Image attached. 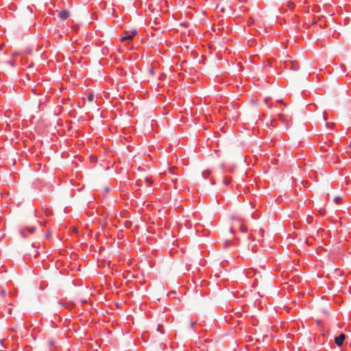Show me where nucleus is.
<instances>
[{
	"label": "nucleus",
	"instance_id": "1",
	"mask_svg": "<svg viewBox=\"0 0 351 351\" xmlns=\"http://www.w3.org/2000/svg\"><path fill=\"white\" fill-rule=\"evenodd\" d=\"M230 177H218V179L216 180H210V182L212 184H223V186H227L231 182Z\"/></svg>",
	"mask_w": 351,
	"mask_h": 351
},
{
	"label": "nucleus",
	"instance_id": "2",
	"mask_svg": "<svg viewBox=\"0 0 351 351\" xmlns=\"http://www.w3.org/2000/svg\"><path fill=\"white\" fill-rule=\"evenodd\" d=\"M125 34V36L121 38V41L123 42L132 40L137 34V31L134 29L132 32H126Z\"/></svg>",
	"mask_w": 351,
	"mask_h": 351
},
{
	"label": "nucleus",
	"instance_id": "3",
	"mask_svg": "<svg viewBox=\"0 0 351 351\" xmlns=\"http://www.w3.org/2000/svg\"><path fill=\"white\" fill-rule=\"evenodd\" d=\"M271 182L274 185H280L281 184H291L290 181H289V182L283 181V179L282 177H276L275 179H274V178H272Z\"/></svg>",
	"mask_w": 351,
	"mask_h": 351
},
{
	"label": "nucleus",
	"instance_id": "4",
	"mask_svg": "<svg viewBox=\"0 0 351 351\" xmlns=\"http://www.w3.org/2000/svg\"><path fill=\"white\" fill-rule=\"evenodd\" d=\"M346 339V336L343 334H341L339 336L335 338V342L338 346H341L343 344V341Z\"/></svg>",
	"mask_w": 351,
	"mask_h": 351
},
{
	"label": "nucleus",
	"instance_id": "5",
	"mask_svg": "<svg viewBox=\"0 0 351 351\" xmlns=\"http://www.w3.org/2000/svg\"><path fill=\"white\" fill-rule=\"evenodd\" d=\"M58 16L60 19L66 20L69 16V12L66 10H63L58 13Z\"/></svg>",
	"mask_w": 351,
	"mask_h": 351
},
{
	"label": "nucleus",
	"instance_id": "6",
	"mask_svg": "<svg viewBox=\"0 0 351 351\" xmlns=\"http://www.w3.org/2000/svg\"><path fill=\"white\" fill-rule=\"evenodd\" d=\"M286 66L287 68H289L294 71H297L299 69L298 64L295 62H290L289 64H287Z\"/></svg>",
	"mask_w": 351,
	"mask_h": 351
},
{
	"label": "nucleus",
	"instance_id": "7",
	"mask_svg": "<svg viewBox=\"0 0 351 351\" xmlns=\"http://www.w3.org/2000/svg\"><path fill=\"white\" fill-rule=\"evenodd\" d=\"M94 97H95V95H94V93H88V95H87V99H88L90 102L93 101V100H94Z\"/></svg>",
	"mask_w": 351,
	"mask_h": 351
},
{
	"label": "nucleus",
	"instance_id": "8",
	"mask_svg": "<svg viewBox=\"0 0 351 351\" xmlns=\"http://www.w3.org/2000/svg\"><path fill=\"white\" fill-rule=\"evenodd\" d=\"M157 330L161 332L162 334L164 333V329L162 325H158Z\"/></svg>",
	"mask_w": 351,
	"mask_h": 351
},
{
	"label": "nucleus",
	"instance_id": "9",
	"mask_svg": "<svg viewBox=\"0 0 351 351\" xmlns=\"http://www.w3.org/2000/svg\"><path fill=\"white\" fill-rule=\"evenodd\" d=\"M144 182H145V183H148V184H150V183H152V182H153V181H152L150 178H149L148 177H145V179H144Z\"/></svg>",
	"mask_w": 351,
	"mask_h": 351
},
{
	"label": "nucleus",
	"instance_id": "10",
	"mask_svg": "<svg viewBox=\"0 0 351 351\" xmlns=\"http://www.w3.org/2000/svg\"><path fill=\"white\" fill-rule=\"evenodd\" d=\"M240 230L242 232H246L247 229L245 226H240Z\"/></svg>",
	"mask_w": 351,
	"mask_h": 351
},
{
	"label": "nucleus",
	"instance_id": "11",
	"mask_svg": "<svg viewBox=\"0 0 351 351\" xmlns=\"http://www.w3.org/2000/svg\"><path fill=\"white\" fill-rule=\"evenodd\" d=\"M341 199V197L337 196V197H335L334 202H335V203L338 204Z\"/></svg>",
	"mask_w": 351,
	"mask_h": 351
},
{
	"label": "nucleus",
	"instance_id": "12",
	"mask_svg": "<svg viewBox=\"0 0 351 351\" xmlns=\"http://www.w3.org/2000/svg\"><path fill=\"white\" fill-rule=\"evenodd\" d=\"M269 100V98H265V104H267L268 108H271V104H268Z\"/></svg>",
	"mask_w": 351,
	"mask_h": 351
},
{
	"label": "nucleus",
	"instance_id": "13",
	"mask_svg": "<svg viewBox=\"0 0 351 351\" xmlns=\"http://www.w3.org/2000/svg\"><path fill=\"white\" fill-rule=\"evenodd\" d=\"M27 230L32 234L34 232L35 228L33 227L27 228Z\"/></svg>",
	"mask_w": 351,
	"mask_h": 351
},
{
	"label": "nucleus",
	"instance_id": "14",
	"mask_svg": "<svg viewBox=\"0 0 351 351\" xmlns=\"http://www.w3.org/2000/svg\"><path fill=\"white\" fill-rule=\"evenodd\" d=\"M288 6L289 8H293L294 7V4L292 2H288Z\"/></svg>",
	"mask_w": 351,
	"mask_h": 351
},
{
	"label": "nucleus",
	"instance_id": "15",
	"mask_svg": "<svg viewBox=\"0 0 351 351\" xmlns=\"http://www.w3.org/2000/svg\"><path fill=\"white\" fill-rule=\"evenodd\" d=\"M231 219H232V220H236V219H238V220H239V221H241V220H242L241 219H240V218H239V217H236V216H232V217H231Z\"/></svg>",
	"mask_w": 351,
	"mask_h": 351
},
{
	"label": "nucleus",
	"instance_id": "16",
	"mask_svg": "<svg viewBox=\"0 0 351 351\" xmlns=\"http://www.w3.org/2000/svg\"><path fill=\"white\" fill-rule=\"evenodd\" d=\"M141 182V180H138L136 181V184L138 185V186H141V185H142V184Z\"/></svg>",
	"mask_w": 351,
	"mask_h": 351
},
{
	"label": "nucleus",
	"instance_id": "17",
	"mask_svg": "<svg viewBox=\"0 0 351 351\" xmlns=\"http://www.w3.org/2000/svg\"><path fill=\"white\" fill-rule=\"evenodd\" d=\"M344 181H345L346 184H349L350 180H348L346 178H345Z\"/></svg>",
	"mask_w": 351,
	"mask_h": 351
},
{
	"label": "nucleus",
	"instance_id": "18",
	"mask_svg": "<svg viewBox=\"0 0 351 351\" xmlns=\"http://www.w3.org/2000/svg\"><path fill=\"white\" fill-rule=\"evenodd\" d=\"M191 326L193 327L195 324L196 322H191Z\"/></svg>",
	"mask_w": 351,
	"mask_h": 351
},
{
	"label": "nucleus",
	"instance_id": "19",
	"mask_svg": "<svg viewBox=\"0 0 351 351\" xmlns=\"http://www.w3.org/2000/svg\"><path fill=\"white\" fill-rule=\"evenodd\" d=\"M230 232L231 233H234V230H233V228H230Z\"/></svg>",
	"mask_w": 351,
	"mask_h": 351
},
{
	"label": "nucleus",
	"instance_id": "20",
	"mask_svg": "<svg viewBox=\"0 0 351 351\" xmlns=\"http://www.w3.org/2000/svg\"><path fill=\"white\" fill-rule=\"evenodd\" d=\"M49 343L51 346H53V344H54V343L53 341H49Z\"/></svg>",
	"mask_w": 351,
	"mask_h": 351
},
{
	"label": "nucleus",
	"instance_id": "21",
	"mask_svg": "<svg viewBox=\"0 0 351 351\" xmlns=\"http://www.w3.org/2000/svg\"><path fill=\"white\" fill-rule=\"evenodd\" d=\"M301 184H303V185L304 186V185H305V184H306V182H304V181L302 180V181H301Z\"/></svg>",
	"mask_w": 351,
	"mask_h": 351
},
{
	"label": "nucleus",
	"instance_id": "22",
	"mask_svg": "<svg viewBox=\"0 0 351 351\" xmlns=\"http://www.w3.org/2000/svg\"><path fill=\"white\" fill-rule=\"evenodd\" d=\"M105 190H106V192H108V191H109L110 189H109V187H106Z\"/></svg>",
	"mask_w": 351,
	"mask_h": 351
},
{
	"label": "nucleus",
	"instance_id": "23",
	"mask_svg": "<svg viewBox=\"0 0 351 351\" xmlns=\"http://www.w3.org/2000/svg\"><path fill=\"white\" fill-rule=\"evenodd\" d=\"M2 294H3V295H5V290H3V291H2Z\"/></svg>",
	"mask_w": 351,
	"mask_h": 351
},
{
	"label": "nucleus",
	"instance_id": "24",
	"mask_svg": "<svg viewBox=\"0 0 351 351\" xmlns=\"http://www.w3.org/2000/svg\"><path fill=\"white\" fill-rule=\"evenodd\" d=\"M74 231L77 232V228H74Z\"/></svg>",
	"mask_w": 351,
	"mask_h": 351
},
{
	"label": "nucleus",
	"instance_id": "25",
	"mask_svg": "<svg viewBox=\"0 0 351 351\" xmlns=\"http://www.w3.org/2000/svg\"><path fill=\"white\" fill-rule=\"evenodd\" d=\"M350 148H351V141H350Z\"/></svg>",
	"mask_w": 351,
	"mask_h": 351
}]
</instances>
